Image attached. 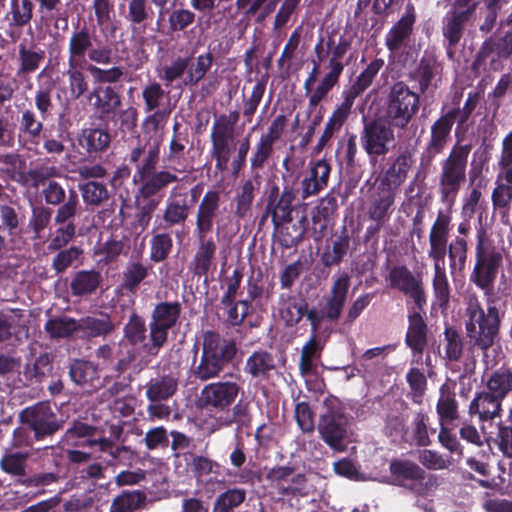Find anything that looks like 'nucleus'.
Here are the masks:
<instances>
[{
    "label": "nucleus",
    "instance_id": "56",
    "mask_svg": "<svg viewBox=\"0 0 512 512\" xmlns=\"http://www.w3.org/2000/svg\"><path fill=\"white\" fill-rule=\"evenodd\" d=\"M53 216V209L42 203L31 205V215L27 228L32 233V240H40L42 233L49 227Z\"/></svg>",
    "mask_w": 512,
    "mask_h": 512
},
{
    "label": "nucleus",
    "instance_id": "10",
    "mask_svg": "<svg viewBox=\"0 0 512 512\" xmlns=\"http://www.w3.org/2000/svg\"><path fill=\"white\" fill-rule=\"evenodd\" d=\"M448 10L442 18L441 32L443 46L449 59H453L455 47L465 35L467 27L473 23L479 6L477 0H447Z\"/></svg>",
    "mask_w": 512,
    "mask_h": 512
},
{
    "label": "nucleus",
    "instance_id": "3",
    "mask_svg": "<svg viewBox=\"0 0 512 512\" xmlns=\"http://www.w3.org/2000/svg\"><path fill=\"white\" fill-rule=\"evenodd\" d=\"M504 314L494 299L488 298L484 308L477 295L466 298L463 319L466 342L471 350L487 352L496 343Z\"/></svg>",
    "mask_w": 512,
    "mask_h": 512
},
{
    "label": "nucleus",
    "instance_id": "1",
    "mask_svg": "<svg viewBox=\"0 0 512 512\" xmlns=\"http://www.w3.org/2000/svg\"><path fill=\"white\" fill-rule=\"evenodd\" d=\"M350 286L351 276L348 272L335 275L329 292L322 297L317 307H309L306 299L302 297L281 293L277 302L279 316L286 327H294L306 317L311 332L317 333L323 322L339 321L348 300Z\"/></svg>",
    "mask_w": 512,
    "mask_h": 512
},
{
    "label": "nucleus",
    "instance_id": "37",
    "mask_svg": "<svg viewBox=\"0 0 512 512\" xmlns=\"http://www.w3.org/2000/svg\"><path fill=\"white\" fill-rule=\"evenodd\" d=\"M276 371L274 355L262 348L253 351L244 364V373L253 379L268 380Z\"/></svg>",
    "mask_w": 512,
    "mask_h": 512
},
{
    "label": "nucleus",
    "instance_id": "11",
    "mask_svg": "<svg viewBox=\"0 0 512 512\" xmlns=\"http://www.w3.org/2000/svg\"><path fill=\"white\" fill-rule=\"evenodd\" d=\"M420 108V93L410 89L404 81L394 82L384 98V115L396 129H406Z\"/></svg>",
    "mask_w": 512,
    "mask_h": 512
},
{
    "label": "nucleus",
    "instance_id": "16",
    "mask_svg": "<svg viewBox=\"0 0 512 512\" xmlns=\"http://www.w3.org/2000/svg\"><path fill=\"white\" fill-rule=\"evenodd\" d=\"M41 196L46 206L57 207L54 222L66 221L70 217H76L81 210L78 192L73 187L66 189L62 183L56 180H48L44 184Z\"/></svg>",
    "mask_w": 512,
    "mask_h": 512
},
{
    "label": "nucleus",
    "instance_id": "34",
    "mask_svg": "<svg viewBox=\"0 0 512 512\" xmlns=\"http://www.w3.org/2000/svg\"><path fill=\"white\" fill-rule=\"evenodd\" d=\"M493 53L496 55V59H492L490 65L493 70H497L496 64H498V61L507 60L512 56V31H507L498 39L487 38L481 44L474 64L484 62Z\"/></svg>",
    "mask_w": 512,
    "mask_h": 512
},
{
    "label": "nucleus",
    "instance_id": "52",
    "mask_svg": "<svg viewBox=\"0 0 512 512\" xmlns=\"http://www.w3.org/2000/svg\"><path fill=\"white\" fill-rule=\"evenodd\" d=\"M173 239L168 230L155 229L151 233L149 241V259L153 263L166 261L173 251Z\"/></svg>",
    "mask_w": 512,
    "mask_h": 512
},
{
    "label": "nucleus",
    "instance_id": "59",
    "mask_svg": "<svg viewBox=\"0 0 512 512\" xmlns=\"http://www.w3.org/2000/svg\"><path fill=\"white\" fill-rule=\"evenodd\" d=\"M153 10L147 0H129L128 11L125 16L126 20L131 24L132 31L136 32L146 29V22L152 18Z\"/></svg>",
    "mask_w": 512,
    "mask_h": 512
},
{
    "label": "nucleus",
    "instance_id": "44",
    "mask_svg": "<svg viewBox=\"0 0 512 512\" xmlns=\"http://www.w3.org/2000/svg\"><path fill=\"white\" fill-rule=\"evenodd\" d=\"M323 345L317 337V333H312L308 341L301 349L299 359V372L301 376H313L318 372L317 361L321 359Z\"/></svg>",
    "mask_w": 512,
    "mask_h": 512
},
{
    "label": "nucleus",
    "instance_id": "22",
    "mask_svg": "<svg viewBox=\"0 0 512 512\" xmlns=\"http://www.w3.org/2000/svg\"><path fill=\"white\" fill-rule=\"evenodd\" d=\"M389 471L395 484L423 496L427 488L424 484L426 472L418 464L410 460L393 459Z\"/></svg>",
    "mask_w": 512,
    "mask_h": 512
},
{
    "label": "nucleus",
    "instance_id": "64",
    "mask_svg": "<svg viewBox=\"0 0 512 512\" xmlns=\"http://www.w3.org/2000/svg\"><path fill=\"white\" fill-rule=\"evenodd\" d=\"M123 335L127 342L132 346L145 344L147 338V327L145 320L136 311L129 316L127 323L123 327Z\"/></svg>",
    "mask_w": 512,
    "mask_h": 512
},
{
    "label": "nucleus",
    "instance_id": "32",
    "mask_svg": "<svg viewBox=\"0 0 512 512\" xmlns=\"http://www.w3.org/2000/svg\"><path fill=\"white\" fill-rule=\"evenodd\" d=\"M416 21L414 8L407 6L406 13L392 25L385 36V46L390 52H397L409 41Z\"/></svg>",
    "mask_w": 512,
    "mask_h": 512
},
{
    "label": "nucleus",
    "instance_id": "24",
    "mask_svg": "<svg viewBox=\"0 0 512 512\" xmlns=\"http://www.w3.org/2000/svg\"><path fill=\"white\" fill-rule=\"evenodd\" d=\"M444 65L433 51H425L412 73V79L418 83L420 94L426 93L431 87L437 88L441 81Z\"/></svg>",
    "mask_w": 512,
    "mask_h": 512
},
{
    "label": "nucleus",
    "instance_id": "40",
    "mask_svg": "<svg viewBox=\"0 0 512 512\" xmlns=\"http://www.w3.org/2000/svg\"><path fill=\"white\" fill-rule=\"evenodd\" d=\"M206 236V234L196 235L198 246L190 264L192 273L198 277L208 274L216 255L217 246L215 241Z\"/></svg>",
    "mask_w": 512,
    "mask_h": 512
},
{
    "label": "nucleus",
    "instance_id": "5",
    "mask_svg": "<svg viewBox=\"0 0 512 512\" xmlns=\"http://www.w3.org/2000/svg\"><path fill=\"white\" fill-rule=\"evenodd\" d=\"M471 144L455 142L448 154L439 162L436 191L440 202L450 210L467 181Z\"/></svg>",
    "mask_w": 512,
    "mask_h": 512
},
{
    "label": "nucleus",
    "instance_id": "62",
    "mask_svg": "<svg viewBox=\"0 0 512 512\" xmlns=\"http://www.w3.org/2000/svg\"><path fill=\"white\" fill-rule=\"evenodd\" d=\"M246 490L230 488L221 492L215 499L212 512H234L246 500Z\"/></svg>",
    "mask_w": 512,
    "mask_h": 512
},
{
    "label": "nucleus",
    "instance_id": "47",
    "mask_svg": "<svg viewBox=\"0 0 512 512\" xmlns=\"http://www.w3.org/2000/svg\"><path fill=\"white\" fill-rule=\"evenodd\" d=\"M34 0H10L9 10L5 15L10 29H22L30 25L35 10Z\"/></svg>",
    "mask_w": 512,
    "mask_h": 512
},
{
    "label": "nucleus",
    "instance_id": "26",
    "mask_svg": "<svg viewBox=\"0 0 512 512\" xmlns=\"http://www.w3.org/2000/svg\"><path fill=\"white\" fill-rule=\"evenodd\" d=\"M330 173L331 166L326 160L310 162L309 169L301 179L299 187L295 189L300 198L305 201L324 190L328 185Z\"/></svg>",
    "mask_w": 512,
    "mask_h": 512
},
{
    "label": "nucleus",
    "instance_id": "12",
    "mask_svg": "<svg viewBox=\"0 0 512 512\" xmlns=\"http://www.w3.org/2000/svg\"><path fill=\"white\" fill-rule=\"evenodd\" d=\"M182 305L179 301L159 302L152 312L149 322V342L142 345L143 351L151 357H156L168 341L169 330L179 322Z\"/></svg>",
    "mask_w": 512,
    "mask_h": 512
},
{
    "label": "nucleus",
    "instance_id": "31",
    "mask_svg": "<svg viewBox=\"0 0 512 512\" xmlns=\"http://www.w3.org/2000/svg\"><path fill=\"white\" fill-rule=\"evenodd\" d=\"M221 193L210 189L202 197L196 212V235L208 234L213 229L214 219L218 215Z\"/></svg>",
    "mask_w": 512,
    "mask_h": 512
},
{
    "label": "nucleus",
    "instance_id": "57",
    "mask_svg": "<svg viewBox=\"0 0 512 512\" xmlns=\"http://www.w3.org/2000/svg\"><path fill=\"white\" fill-rule=\"evenodd\" d=\"M43 121L38 119L35 112L31 109L22 111L19 118L20 134L26 137L30 143L39 144L43 133L46 131Z\"/></svg>",
    "mask_w": 512,
    "mask_h": 512
},
{
    "label": "nucleus",
    "instance_id": "14",
    "mask_svg": "<svg viewBox=\"0 0 512 512\" xmlns=\"http://www.w3.org/2000/svg\"><path fill=\"white\" fill-rule=\"evenodd\" d=\"M297 194V191L291 185H284L282 191H280L278 185H272L267 194L263 214L258 222L259 227L263 226L269 217L273 227L291 223L293 212L297 207L294 204Z\"/></svg>",
    "mask_w": 512,
    "mask_h": 512
},
{
    "label": "nucleus",
    "instance_id": "4",
    "mask_svg": "<svg viewBox=\"0 0 512 512\" xmlns=\"http://www.w3.org/2000/svg\"><path fill=\"white\" fill-rule=\"evenodd\" d=\"M128 159L129 163L135 167L133 181L141 183L137 190V198L157 196L170 184L179 180L178 176L169 170L157 171L160 161V143L158 141L152 144H142L138 141L137 145L131 148Z\"/></svg>",
    "mask_w": 512,
    "mask_h": 512
},
{
    "label": "nucleus",
    "instance_id": "51",
    "mask_svg": "<svg viewBox=\"0 0 512 512\" xmlns=\"http://www.w3.org/2000/svg\"><path fill=\"white\" fill-rule=\"evenodd\" d=\"M258 180L247 179L239 187L235 196L234 215L238 219H246L251 216L252 205L259 189Z\"/></svg>",
    "mask_w": 512,
    "mask_h": 512
},
{
    "label": "nucleus",
    "instance_id": "35",
    "mask_svg": "<svg viewBox=\"0 0 512 512\" xmlns=\"http://www.w3.org/2000/svg\"><path fill=\"white\" fill-rule=\"evenodd\" d=\"M397 193L376 185L370 197L367 214L371 221L386 224L394 212Z\"/></svg>",
    "mask_w": 512,
    "mask_h": 512
},
{
    "label": "nucleus",
    "instance_id": "43",
    "mask_svg": "<svg viewBox=\"0 0 512 512\" xmlns=\"http://www.w3.org/2000/svg\"><path fill=\"white\" fill-rule=\"evenodd\" d=\"M436 413L440 426L450 425L460 419L459 402L455 393L446 384L439 389Z\"/></svg>",
    "mask_w": 512,
    "mask_h": 512
},
{
    "label": "nucleus",
    "instance_id": "53",
    "mask_svg": "<svg viewBox=\"0 0 512 512\" xmlns=\"http://www.w3.org/2000/svg\"><path fill=\"white\" fill-rule=\"evenodd\" d=\"M150 269V266L141 261L128 262L122 273L120 284L122 290L135 294L141 283L149 276Z\"/></svg>",
    "mask_w": 512,
    "mask_h": 512
},
{
    "label": "nucleus",
    "instance_id": "60",
    "mask_svg": "<svg viewBox=\"0 0 512 512\" xmlns=\"http://www.w3.org/2000/svg\"><path fill=\"white\" fill-rule=\"evenodd\" d=\"M433 308L446 313L450 307L451 286L447 273L433 274L432 278Z\"/></svg>",
    "mask_w": 512,
    "mask_h": 512
},
{
    "label": "nucleus",
    "instance_id": "7",
    "mask_svg": "<svg viewBox=\"0 0 512 512\" xmlns=\"http://www.w3.org/2000/svg\"><path fill=\"white\" fill-rule=\"evenodd\" d=\"M238 352L236 342L226 339L217 331L203 333L200 360L191 367L192 376L201 382L220 376L223 370L233 362Z\"/></svg>",
    "mask_w": 512,
    "mask_h": 512
},
{
    "label": "nucleus",
    "instance_id": "38",
    "mask_svg": "<svg viewBox=\"0 0 512 512\" xmlns=\"http://www.w3.org/2000/svg\"><path fill=\"white\" fill-rule=\"evenodd\" d=\"M338 208L337 197L333 193H327L322 197L312 214L311 236L314 241H320L324 236L328 227L329 218L336 212Z\"/></svg>",
    "mask_w": 512,
    "mask_h": 512
},
{
    "label": "nucleus",
    "instance_id": "54",
    "mask_svg": "<svg viewBox=\"0 0 512 512\" xmlns=\"http://www.w3.org/2000/svg\"><path fill=\"white\" fill-rule=\"evenodd\" d=\"M468 241L461 236H455L449 243L448 260L451 275L462 274L468 260Z\"/></svg>",
    "mask_w": 512,
    "mask_h": 512
},
{
    "label": "nucleus",
    "instance_id": "63",
    "mask_svg": "<svg viewBox=\"0 0 512 512\" xmlns=\"http://www.w3.org/2000/svg\"><path fill=\"white\" fill-rule=\"evenodd\" d=\"M29 456L28 451H6L0 460V468L6 474L24 477Z\"/></svg>",
    "mask_w": 512,
    "mask_h": 512
},
{
    "label": "nucleus",
    "instance_id": "6",
    "mask_svg": "<svg viewBox=\"0 0 512 512\" xmlns=\"http://www.w3.org/2000/svg\"><path fill=\"white\" fill-rule=\"evenodd\" d=\"M384 65V59L375 58L361 71L350 85L342 90V101L333 110L315 147L318 152L322 151L334 134L341 129L351 114L355 100L373 84L374 79Z\"/></svg>",
    "mask_w": 512,
    "mask_h": 512
},
{
    "label": "nucleus",
    "instance_id": "2",
    "mask_svg": "<svg viewBox=\"0 0 512 512\" xmlns=\"http://www.w3.org/2000/svg\"><path fill=\"white\" fill-rule=\"evenodd\" d=\"M239 121V112L220 115L213 123L210 133L211 157L215 161V170L223 173L228 170L237 177L245 168L250 150V138L244 137L237 143L234 127Z\"/></svg>",
    "mask_w": 512,
    "mask_h": 512
},
{
    "label": "nucleus",
    "instance_id": "25",
    "mask_svg": "<svg viewBox=\"0 0 512 512\" xmlns=\"http://www.w3.org/2000/svg\"><path fill=\"white\" fill-rule=\"evenodd\" d=\"M503 403L483 387L482 390L474 393L468 406V415L476 418L479 423H492L495 419L502 417Z\"/></svg>",
    "mask_w": 512,
    "mask_h": 512
},
{
    "label": "nucleus",
    "instance_id": "18",
    "mask_svg": "<svg viewBox=\"0 0 512 512\" xmlns=\"http://www.w3.org/2000/svg\"><path fill=\"white\" fill-rule=\"evenodd\" d=\"M351 46L352 40L350 38L345 36L339 37L338 43L332 48L331 56L328 60L329 71L323 76L315 88V93L310 98L311 107L324 101L332 89L338 85L345 68L342 58L350 50Z\"/></svg>",
    "mask_w": 512,
    "mask_h": 512
},
{
    "label": "nucleus",
    "instance_id": "48",
    "mask_svg": "<svg viewBox=\"0 0 512 512\" xmlns=\"http://www.w3.org/2000/svg\"><path fill=\"white\" fill-rule=\"evenodd\" d=\"M45 59V51L36 45L27 47L24 44H20L18 47V61L19 66L16 71V76L19 78H25L30 74L36 72L41 63Z\"/></svg>",
    "mask_w": 512,
    "mask_h": 512
},
{
    "label": "nucleus",
    "instance_id": "46",
    "mask_svg": "<svg viewBox=\"0 0 512 512\" xmlns=\"http://www.w3.org/2000/svg\"><path fill=\"white\" fill-rule=\"evenodd\" d=\"M115 330L111 316L106 312H99L94 316L79 319V333L86 338L107 337Z\"/></svg>",
    "mask_w": 512,
    "mask_h": 512
},
{
    "label": "nucleus",
    "instance_id": "17",
    "mask_svg": "<svg viewBox=\"0 0 512 512\" xmlns=\"http://www.w3.org/2000/svg\"><path fill=\"white\" fill-rule=\"evenodd\" d=\"M348 426V417L342 409L329 407L319 418L318 432L332 450L344 452L347 449Z\"/></svg>",
    "mask_w": 512,
    "mask_h": 512
},
{
    "label": "nucleus",
    "instance_id": "30",
    "mask_svg": "<svg viewBox=\"0 0 512 512\" xmlns=\"http://www.w3.org/2000/svg\"><path fill=\"white\" fill-rule=\"evenodd\" d=\"M69 377L73 383L91 393L102 386L99 367L85 359H73L69 365Z\"/></svg>",
    "mask_w": 512,
    "mask_h": 512
},
{
    "label": "nucleus",
    "instance_id": "33",
    "mask_svg": "<svg viewBox=\"0 0 512 512\" xmlns=\"http://www.w3.org/2000/svg\"><path fill=\"white\" fill-rule=\"evenodd\" d=\"M424 310L412 311L408 314V328L405 344L414 355H422L428 345V325L422 315Z\"/></svg>",
    "mask_w": 512,
    "mask_h": 512
},
{
    "label": "nucleus",
    "instance_id": "20",
    "mask_svg": "<svg viewBox=\"0 0 512 512\" xmlns=\"http://www.w3.org/2000/svg\"><path fill=\"white\" fill-rule=\"evenodd\" d=\"M451 133V126L441 114L431 124L429 138L419 157V165L423 170H429L435 159L444 153L452 139Z\"/></svg>",
    "mask_w": 512,
    "mask_h": 512
},
{
    "label": "nucleus",
    "instance_id": "41",
    "mask_svg": "<svg viewBox=\"0 0 512 512\" xmlns=\"http://www.w3.org/2000/svg\"><path fill=\"white\" fill-rule=\"evenodd\" d=\"M351 238L344 227L340 235L336 236L331 243H327L320 254V262L325 268L339 266L350 248Z\"/></svg>",
    "mask_w": 512,
    "mask_h": 512
},
{
    "label": "nucleus",
    "instance_id": "8",
    "mask_svg": "<svg viewBox=\"0 0 512 512\" xmlns=\"http://www.w3.org/2000/svg\"><path fill=\"white\" fill-rule=\"evenodd\" d=\"M114 52L110 45L103 44L86 24L73 26L68 40V61L89 64L110 65L113 63Z\"/></svg>",
    "mask_w": 512,
    "mask_h": 512
},
{
    "label": "nucleus",
    "instance_id": "9",
    "mask_svg": "<svg viewBox=\"0 0 512 512\" xmlns=\"http://www.w3.org/2000/svg\"><path fill=\"white\" fill-rule=\"evenodd\" d=\"M478 221L475 264L470 274L469 281L477 288L483 290L485 295L489 296L492 293L499 269L502 266L503 256L499 251H496L495 248L488 250L485 247L487 233L482 224V213H480Z\"/></svg>",
    "mask_w": 512,
    "mask_h": 512
},
{
    "label": "nucleus",
    "instance_id": "39",
    "mask_svg": "<svg viewBox=\"0 0 512 512\" xmlns=\"http://www.w3.org/2000/svg\"><path fill=\"white\" fill-rule=\"evenodd\" d=\"M179 380L172 374L152 377L145 385V397L149 402H164L171 399L178 391Z\"/></svg>",
    "mask_w": 512,
    "mask_h": 512
},
{
    "label": "nucleus",
    "instance_id": "50",
    "mask_svg": "<svg viewBox=\"0 0 512 512\" xmlns=\"http://www.w3.org/2000/svg\"><path fill=\"white\" fill-rule=\"evenodd\" d=\"M102 275L95 269L77 271L70 282L71 294L75 297L88 296L97 291Z\"/></svg>",
    "mask_w": 512,
    "mask_h": 512
},
{
    "label": "nucleus",
    "instance_id": "45",
    "mask_svg": "<svg viewBox=\"0 0 512 512\" xmlns=\"http://www.w3.org/2000/svg\"><path fill=\"white\" fill-rule=\"evenodd\" d=\"M483 387L504 402L512 396V367H499L489 373Z\"/></svg>",
    "mask_w": 512,
    "mask_h": 512
},
{
    "label": "nucleus",
    "instance_id": "36",
    "mask_svg": "<svg viewBox=\"0 0 512 512\" xmlns=\"http://www.w3.org/2000/svg\"><path fill=\"white\" fill-rule=\"evenodd\" d=\"M461 99L462 93H455L452 97V106L447 107V105H443L441 108V114L447 121V124H449L452 129L454 124L456 125L454 136L457 139L456 142L460 143L474 123L472 119L473 115L461 108Z\"/></svg>",
    "mask_w": 512,
    "mask_h": 512
},
{
    "label": "nucleus",
    "instance_id": "15",
    "mask_svg": "<svg viewBox=\"0 0 512 512\" xmlns=\"http://www.w3.org/2000/svg\"><path fill=\"white\" fill-rule=\"evenodd\" d=\"M19 420L33 431L36 441L53 436L64 426V420L58 417L49 402H38L24 408L19 414Z\"/></svg>",
    "mask_w": 512,
    "mask_h": 512
},
{
    "label": "nucleus",
    "instance_id": "27",
    "mask_svg": "<svg viewBox=\"0 0 512 512\" xmlns=\"http://www.w3.org/2000/svg\"><path fill=\"white\" fill-rule=\"evenodd\" d=\"M191 209L186 202L184 194H176V188L172 189L165 202V208L159 222L155 226L158 230H171L174 227L184 226L189 218Z\"/></svg>",
    "mask_w": 512,
    "mask_h": 512
},
{
    "label": "nucleus",
    "instance_id": "21",
    "mask_svg": "<svg viewBox=\"0 0 512 512\" xmlns=\"http://www.w3.org/2000/svg\"><path fill=\"white\" fill-rule=\"evenodd\" d=\"M241 391L234 381H217L205 385L200 393L201 406L207 410L224 411L230 408Z\"/></svg>",
    "mask_w": 512,
    "mask_h": 512
},
{
    "label": "nucleus",
    "instance_id": "55",
    "mask_svg": "<svg viewBox=\"0 0 512 512\" xmlns=\"http://www.w3.org/2000/svg\"><path fill=\"white\" fill-rule=\"evenodd\" d=\"M25 162L17 153H7L0 156V177L5 181L25 182L23 169Z\"/></svg>",
    "mask_w": 512,
    "mask_h": 512
},
{
    "label": "nucleus",
    "instance_id": "23",
    "mask_svg": "<svg viewBox=\"0 0 512 512\" xmlns=\"http://www.w3.org/2000/svg\"><path fill=\"white\" fill-rule=\"evenodd\" d=\"M414 162V154L410 149L400 151L394 158H390L388 167L378 177L377 185L397 193L406 181Z\"/></svg>",
    "mask_w": 512,
    "mask_h": 512
},
{
    "label": "nucleus",
    "instance_id": "42",
    "mask_svg": "<svg viewBox=\"0 0 512 512\" xmlns=\"http://www.w3.org/2000/svg\"><path fill=\"white\" fill-rule=\"evenodd\" d=\"M273 228L280 246L290 249L298 246L303 241L308 228V218L304 214L295 223L282 224Z\"/></svg>",
    "mask_w": 512,
    "mask_h": 512
},
{
    "label": "nucleus",
    "instance_id": "29",
    "mask_svg": "<svg viewBox=\"0 0 512 512\" xmlns=\"http://www.w3.org/2000/svg\"><path fill=\"white\" fill-rule=\"evenodd\" d=\"M87 98L101 119L115 115L122 105L120 91L112 85H95Z\"/></svg>",
    "mask_w": 512,
    "mask_h": 512
},
{
    "label": "nucleus",
    "instance_id": "58",
    "mask_svg": "<svg viewBox=\"0 0 512 512\" xmlns=\"http://www.w3.org/2000/svg\"><path fill=\"white\" fill-rule=\"evenodd\" d=\"M214 62V56L209 51L200 54L196 57L195 62L190 61V66L187 70L186 76L183 78V85L185 87H194L209 72Z\"/></svg>",
    "mask_w": 512,
    "mask_h": 512
},
{
    "label": "nucleus",
    "instance_id": "19",
    "mask_svg": "<svg viewBox=\"0 0 512 512\" xmlns=\"http://www.w3.org/2000/svg\"><path fill=\"white\" fill-rule=\"evenodd\" d=\"M391 288L411 299L418 310H424L427 300L420 276H416L406 265L393 266L387 276Z\"/></svg>",
    "mask_w": 512,
    "mask_h": 512
},
{
    "label": "nucleus",
    "instance_id": "28",
    "mask_svg": "<svg viewBox=\"0 0 512 512\" xmlns=\"http://www.w3.org/2000/svg\"><path fill=\"white\" fill-rule=\"evenodd\" d=\"M111 134L104 128H85L78 135L80 154L87 160L100 159L111 144Z\"/></svg>",
    "mask_w": 512,
    "mask_h": 512
},
{
    "label": "nucleus",
    "instance_id": "49",
    "mask_svg": "<svg viewBox=\"0 0 512 512\" xmlns=\"http://www.w3.org/2000/svg\"><path fill=\"white\" fill-rule=\"evenodd\" d=\"M44 331L51 339H71L79 333V319L67 315L49 318Z\"/></svg>",
    "mask_w": 512,
    "mask_h": 512
},
{
    "label": "nucleus",
    "instance_id": "13",
    "mask_svg": "<svg viewBox=\"0 0 512 512\" xmlns=\"http://www.w3.org/2000/svg\"><path fill=\"white\" fill-rule=\"evenodd\" d=\"M394 128V125L383 117L364 121L360 144L372 166L377 164L380 157L389 153L391 144L395 142Z\"/></svg>",
    "mask_w": 512,
    "mask_h": 512
},
{
    "label": "nucleus",
    "instance_id": "61",
    "mask_svg": "<svg viewBox=\"0 0 512 512\" xmlns=\"http://www.w3.org/2000/svg\"><path fill=\"white\" fill-rule=\"evenodd\" d=\"M146 502V495L140 490H125L117 495L110 505L109 512H134Z\"/></svg>",
    "mask_w": 512,
    "mask_h": 512
}]
</instances>
